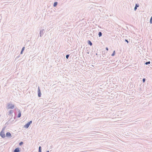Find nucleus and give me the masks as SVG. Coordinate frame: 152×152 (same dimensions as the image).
<instances>
[{
  "label": "nucleus",
  "instance_id": "nucleus-1",
  "mask_svg": "<svg viewBox=\"0 0 152 152\" xmlns=\"http://www.w3.org/2000/svg\"><path fill=\"white\" fill-rule=\"evenodd\" d=\"M32 121H31L26 124L24 126V128L27 129L29 127L30 125L32 124Z\"/></svg>",
  "mask_w": 152,
  "mask_h": 152
},
{
  "label": "nucleus",
  "instance_id": "nucleus-2",
  "mask_svg": "<svg viewBox=\"0 0 152 152\" xmlns=\"http://www.w3.org/2000/svg\"><path fill=\"white\" fill-rule=\"evenodd\" d=\"M8 109H13L14 107V105L12 104L9 103L7 105Z\"/></svg>",
  "mask_w": 152,
  "mask_h": 152
},
{
  "label": "nucleus",
  "instance_id": "nucleus-3",
  "mask_svg": "<svg viewBox=\"0 0 152 152\" xmlns=\"http://www.w3.org/2000/svg\"><path fill=\"white\" fill-rule=\"evenodd\" d=\"M45 32V31L44 29L41 30L39 32V36L40 37H42L43 35Z\"/></svg>",
  "mask_w": 152,
  "mask_h": 152
},
{
  "label": "nucleus",
  "instance_id": "nucleus-4",
  "mask_svg": "<svg viewBox=\"0 0 152 152\" xmlns=\"http://www.w3.org/2000/svg\"><path fill=\"white\" fill-rule=\"evenodd\" d=\"M0 135L2 138H4L5 137V135L4 132L1 131L0 133Z\"/></svg>",
  "mask_w": 152,
  "mask_h": 152
},
{
  "label": "nucleus",
  "instance_id": "nucleus-5",
  "mask_svg": "<svg viewBox=\"0 0 152 152\" xmlns=\"http://www.w3.org/2000/svg\"><path fill=\"white\" fill-rule=\"evenodd\" d=\"M38 96L39 97H40L41 96V93L40 90L39 88V87H38Z\"/></svg>",
  "mask_w": 152,
  "mask_h": 152
},
{
  "label": "nucleus",
  "instance_id": "nucleus-6",
  "mask_svg": "<svg viewBox=\"0 0 152 152\" xmlns=\"http://www.w3.org/2000/svg\"><path fill=\"white\" fill-rule=\"evenodd\" d=\"M17 110L18 111V115L17 117L18 118H20L21 116V112L20 110L17 107L16 108Z\"/></svg>",
  "mask_w": 152,
  "mask_h": 152
},
{
  "label": "nucleus",
  "instance_id": "nucleus-7",
  "mask_svg": "<svg viewBox=\"0 0 152 152\" xmlns=\"http://www.w3.org/2000/svg\"><path fill=\"white\" fill-rule=\"evenodd\" d=\"M20 151V148L18 147L16 148L14 150L13 152H19Z\"/></svg>",
  "mask_w": 152,
  "mask_h": 152
},
{
  "label": "nucleus",
  "instance_id": "nucleus-8",
  "mask_svg": "<svg viewBox=\"0 0 152 152\" xmlns=\"http://www.w3.org/2000/svg\"><path fill=\"white\" fill-rule=\"evenodd\" d=\"M6 136L7 137H11V135L10 132H7L6 134Z\"/></svg>",
  "mask_w": 152,
  "mask_h": 152
},
{
  "label": "nucleus",
  "instance_id": "nucleus-9",
  "mask_svg": "<svg viewBox=\"0 0 152 152\" xmlns=\"http://www.w3.org/2000/svg\"><path fill=\"white\" fill-rule=\"evenodd\" d=\"M139 6V5L138 4H136L135 6L134 7V11H136L137 9V7H138Z\"/></svg>",
  "mask_w": 152,
  "mask_h": 152
},
{
  "label": "nucleus",
  "instance_id": "nucleus-10",
  "mask_svg": "<svg viewBox=\"0 0 152 152\" xmlns=\"http://www.w3.org/2000/svg\"><path fill=\"white\" fill-rule=\"evenodd\" d=\"M13 113V110H10V111H9V113L8 114V115H10L12 114Z\"/></svg>",
  "mask_w": 152,
  "mask_h": 152
},
{
  "label": "nucleus",
  "instance_id": "nucleus-11",
  "mask_svg": "<svg viewBox=\"0 0 152 152\" xmlns=\"http://www.w3.org/2000/svg\"><path fill=\"white\" fill-rule=\"evenodd\" d=\"M87 42L88 44L90 45V46H91L92 45V43L91 41L88 40Z\"/></svg>",
  "mask_w": 152,
  "mask_h": 152
},
{
  "label": "nucleus",
  "instance_id": "nucleus-12",
  "mask_svg": "<svg viewBox=\"0 0 152 152\" xmlns=\"http://www.w3.org/2000/svg\"><path fill=\"white\" fill-rule=\"evenodd\" d=\"M25 47H23L22 49H21V52H20V54H23V51L24 50H25Z\"/></svg>",
  "mask_w": 152,
  "mask_h": 152
},
{
  "label": "nucleus",
  "instance_id": "nucleus-13",
  "mask_svg": "<svg viewBox=\"0 0 152 152\" xmlns=\"http://www.w3.org/2000/svg\"><path fill=\"white\" fill-rule=\"evenodd\" d=\"M102 33L101 31H99L98 33V36L99 37H101L102 36Z\"/></svg>",
  "mask_w": 152,
  "mask_h": 152
},
{
  "label": "nucleus",
  "instance_id": "nucleus-14",
  "mask_svg": "<svg viewBox=\"0 0 152 152\" xmlns=\"http://www.w3.org/2000/svg\"><path fill=\"white\" fill-rule=\"evenodd\" d=\"M57 4H58V2H54V4H53V6L54 7H56L57 5Z\"/></svg>",
  "mask_w": 152,
  "mask_h": 152
},
{
  "label": "nucleus",
  "instance_id": "nucleus-15",
  "mask_svg": "<svg viewBox=\"0 0 152 152\" xmlns=\"http://www.w3.org/2000/svg\"><path fill=\"white\" fill-rule=\"evenodd\" d=\"M42 151V147L41 146H39V148L38 152H41Z\"/></svg>",
  "mask_w": 152,
  "mask_h": 152
},
{
  "label": "nucleus",
  "instance_id": "nucleus-16",
  "mask_svg": "<svg viewBox=\"0 0 152 152\" xmlns=\"http://www.w3.org/2000/svg\"><path fill=\"white\" fill-rule=\"evenodd\" d=\"M115 54V50H114L113 52V53L111 54V56H114Z\"/></svg>",
  "mask_w": 152,
  "mask_h": 152
},
{
  "label": "nucleus",
  "instance_id": "nucleus-17",
  "mask_svg": "<svg viewBox=\"0 0 152 152\" xmlns=\"http://www.w3.org/2000/svg\"><path fill=\"white\" fill-rule=\"evenodd\" d=\"M23 144V142L22 141H21L19 143V145L21 146Z\"/></svg>",
  "mask_w": 152,
  "mask_h": 152
},
{
  "label": "nucleus",
  "instance_id": "nucleus-18",
  "mask_svg": "<svg viewBox=\"0 0 152 152\" xmlns=\"http://www.w3.org/2000/svg\"><path fill=\"white\" fill-rule=\"evenodd\" d=\"M150 61H148L147 62H146L145 63V64L147 65L148 64H150Z\"/></svg>",
  "mask_w": 152,
  "mask_h": 152
},
{
  "label": "nucleus",
  "instance_id": "nucleus-19",
  "mask_svg": "<svg viewBox=\"0 0 152 152\" xmlns=\"http://www.w3.org/2000/svg\"><path fill=\"white\" fill-rule=\"evenodd\" d=\"M150 23L151 24H152V16L151 17V18L150 19Z\"/></svg>",
  "mask_w": 152,
  "mask_h": 152
},
{
  "label": "nucleus",
  "instance_id": "nucleus-20",
  "mask_svg": "<svg viewBox=\"0 0 152 152\" xmlns=\"http://www.w3.org/2000/svg\"><path fill=\"white\" fill-rule=\"evenodd\" d=\"M69 56V54H67L66 55V58L67 59H68Z\"/></svg>",
  "mask_w": 152,
  "mask_h": 152
},
{
  "label": "nucleus",
  "instance_id": "nucleus-21",
  "mask_svg": "<svg viewBox=\"0 0 152 152\" xmlns=\"http://www.w3.org/2000/svg\"><path fill=\"white\" fill-rule=\"evenodd\" d=\"M142 81L143 83H145V78H143L142 79Z\"/></svg>",
  "mask_w": 152,
  "mask_h": 152
},
{
  "label": "nucleus",
  "instance_id": "nucleus-22",
  "mask_svg": "<svg viewBox=\"0 0 152 152\" xmlns=\"http://www.w3.org/2000/svg\"><path fill=\"white\" fill-rule=\"evenodd\" d=\"M6 128V127H3L1 131H2L3 132H4V130Z\"/></svg>",
  "mask_w": 152,
  "mask_h": 152
},
{
  "label": "nucleus",
  "instance_id": "nucleus-23",
  "mask_svg": "<svg viewBox=\"0 0 152 152\" xmlns=\"http://www.w3.org/2000/svg\"><path fill=\"white\" fill-rule=\"evenodd\" d=\"M125 42H127V43H129V41H128V40L126 39H125Z\"/></svg>",
  "mask_w": 152,
  "mask_h": 152
},
{
  "label": "nucleus",
  "instance_id": "nucleus-24",
  "mask_svg": "<svg viewBox=\"0 0 152 152\" xmlns=\"http://www.w3.org/2000/svg\"><path fill=\"white\" fill-rule=\"evenodd\" d=\"M20 55H19L18 56H17L16 58H15V60H16L17 59H18L19 57H20Z\"/></svg>",
  "mask_w": 152,
  "mask_h": 152
},
{
  "label": "nucleus",
  "instance_id": "nucleus-25",
  "mask_svg": "<svg viewBox=\"0 0 152 152\" xmlns=\"http://www.w3.org/2000/svg\"><path fill=\"white\" fill-rule=\"evenodd\" d=\"M105 49H106V50H108V48H107V47H106V48Z\"/></svg>",
  "mask_w": 152,
  "mask_h": 152
},
{
  "label": "nucleus",
  "instance_id": "nucleus-26",
  "mask_svg": "<svg viewBox=\"0 0 152 152\" xmlns=\"http://www.w3.org/2000/svg\"><path fill=\"white\" fill-rule=\"evenodd\" d=\"M140 91L142 90V89L140 88Z\"/></svg>",
  "mask_w": 152,
  "mask_h": 152
},
{
  "label": "nucleus",
  "instance_id": "nucleus-27",
  "mask_svg": "<svg viewBox=\"0 0 152 152\" xmlns=\"http://www.w3.org/2000/svg\"><path fill=\"white\" fill-rule=\"evenodd\" d=\"M46 152H49V151H46Z\"/></svg>",
  "mask_w": 152,
  "mask_h": 152
},
{
  "label": "nucleus",
  "instance_id": "nucleus-28",
  "mask_svg": "<svg viewBox=\"0 0 152 152\" xmlns=\"http://www.w3.org/2000/svg\"><path fill=\"white\" fill-rule=\"evenodd\" d=\"M96 55H97V53H96Z\"/></svg>",
  "mask_w": 152,
  "mask_h": 152
}]
</instances>
